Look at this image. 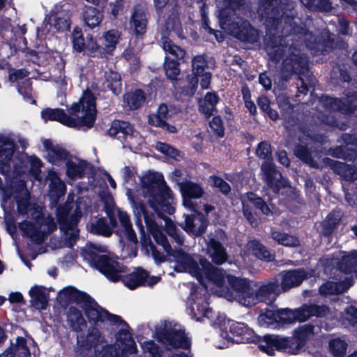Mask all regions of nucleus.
<instances>
[{"label":"nucleus","mask_w":357,"mask_h":357,"mask_svg":"<svg viewBox=\"0 0 357 357\" xmlns=\"http://www.w3.org/2000/svg\"><path fill=\"white\" fill-rule=\"evenodd\" d=\"M261 16L268 31L264 39L266 50L286 45V38H301L311 33L305 24L296 22V13L289 9L287 0H261Z\"/></svg>","instance_id":"nucleus-1"},{"label":"nucleus","mask_w":357,"mask_h":357,"mask_svg":"<svg viewBox=\"0 0 357 357\" xmlns=\"http://www.w3.org/2000/svg\"><path fill=\"white\" fill-rule=\"evenodd\" d=\"M141 185L151 208L166 223V233L179 246L184 244L185 236L167 215L175 212V199L164 176L158 172H149L141 178Z\"/></svg>","instance_id":"nucleus-2"},{"label":"nucleus","mask_w":357,"mask_h":357,"mask_svg":"<svg viewBox=\"0 0 357 357\" xmlns=\"http://www.w3.org/2000/svg\"><path fill=\"white\" fill-rule=\"evenodd\" d=\"M329 311V307L325 305L304 303L294 310L282 308L278 310H266L258 317L261 326L276 328L280 326L304 322L312 317H324Z\"/></svg>","instance_id":"nucleus-3"},{"label":"nucleus","mask_w":357,"mask_h":357,"mask_svg":"<svg viewBox=\"0 0 357 357\" xmlns=\"http://www.w3.org/2000/svg\"><path fill=\"white\" fill-rule=\"evenodd\" d=\"M84 314L89 323L93 326L98 323L108 321L112 325H121L123 326L116 334V343L121 349V354L124 356L137 353V344L130 333V327L128 324L119 315L110 313L102 308L98 303L90 304L84 307Z\"/></svg>","instance_id":"nucleus-4"},{"label":"nucleus","mask_w":357,"mask_h":357,"mask_svg":"<svg viewBox=\"0 0 357 357\" xmlns=\"http://www.w3.org/2000/svg\"><path fill=\"white\" fill-rule=\"evenodd\" d=\"M96 98L93 93L86 89L78 102H73L68 109V114L78 121L75 128L86 127L90 129L93 127L96 120Z\"/></svg>","instance_id":"nucleus-5"},{"label":"nucleus","mask_w":357,"mask_h":357,"mask_svg":"<svg viewBox=\"0 0 357 357\" xmlns=\"http://www.w3.org/2000/svg\"><path fill=\"white\" fill-rule=\"evenodd\" d=\"M36 75H33L31 77L24 79L17 84V91L24 99L31 100V103H35L36 100L32 97V82L31 78L40 79L44 81H52L57 84L61 89H66L67 86L66 76L65 75V68H50L42 72L40 68H34Z\"/></svg>","instance_id":"nucleus-6"},{"label":"nucleus","mask_w":357,"mask_h":357,"mask_svg":"<svg viewBox=\"0 0 357 357\" xmlns=\"http://www.w3.org/2000/svg\"><path fill=\"white\" fill-rule=\"evenodd\" d=\"M88 255L91 265L111 282H119L121 274L126 272V266L112 259L108 255H99L93 250H90Z\"/></svg>","instance_id":"nucleus-7"},{"label":"nucleus","mask_w":357,"mask_h":357,"mask_svg":"<svg viewBox=\"0 0 357 357\" xmlns=\"http://www.w3.org/2000/svg\"><path fill=\"white\" fill-rule=\"evenodd\" d=\"M155 335L158 341L162 343L167 350L189 349L191 346L190 340L187 337L184 330L165 326L158 329Z\"/></svg>","instance_id":"nucleus-8"},{"label":"nucleus","mask_w":357,"mask_h":357,"mask_svg":"<svg viewBox=\"0 0 357 357\" xmlns=\"http://www.w3.org/2000/svg\"><path fill=\"white\" fill-rule=\"evenodd\" d=\"M227 239L226 232L221 228L215 229L214 234L208 236L206 249L212 261L218 265L224 264L227 258L223 242Z\"/></svg>","instance_id":"nucleus-9"},{"label":"nucleus","mask_w":357,"mask_h":357,"mask_svg":"<svg viewBox=\"0 0 357 357\" xmlns=\"http://www.w3.org/2000/svg\"><path fill=\"white\" fill-rule=\"evenodd\" d=\"M259 347L261 351L271 356L275 355V350L291 355L298 354V352L294 351V345L290 337H281L275 335H266Z\"/></svg>","instance_id":"nucleus-10"},{"label":"nucleus","mask_w":357,"mask_h":357,"mask_svg":"<svg viewBox=\"0 0 357 357\" xmlns=\"http://www.w3.org/2000/svg\"><path fill=\"white\" fill-rule=\"evenodd\" d=\"M229 289H231L234 296L239 303L245 306L250 307V302L252 299V287L251 281L247 278L227 275Z\"/></svg>","instance_id":"nucleus-11"},{"label":"nucleus","mask_w":357,"mask_h":357,"mask_svg":"<svg viewBox=\"0 0 357 357\" xmlns=\"http://www.w3.org/2000/svg\"><path fill=\"white\" fill-rule=\"evenodd\" d=\"M281 293L278 276L271 278L262 283L257 289L252 287V300H250V306L255 305L258 303L271 302Z\"/></svg>","instance_id":"nucleus-12"},{"label":"nucleus","mask_w":357,"mask_h":357,"mask_svg":"<svg viewBox=\"0 0 357 357\" xmlns=\"http://www.w3.org/2000/svg\"><path fill=\"white\" fill-rule=\"evenodd\" d=\"M229 33L245 43L254 44L258 40L259 33L247 20L240 19L230 24Z\"/></svg>","instance_id":"nucleus-13"},{"label":"nucleus","mask_w":357,"mask_h":357,"mask_svg":"<svg viewBox=\"0 0 357 357\" xmlns=\"http://www.w3.org/2000/svg\"><path fill=\"white\" fill-rule=\"evenodd\" d=\"M200 275L192 274L197 280H202L205 275L206 278L218 287H222L227 279L226 272L218 267L214 266L206 258L200 257L199 259Z\"/></svg>","instance_id":"nucleus-14"},{"label":"nucleus","mask_w":357,"mask_h":357,"mask_svg":"<svg viewBox=\"0 0 357 357\" xmlns=\"http://www.w3.org/2000/svg\"><path fill=\"white\" fill-rule=\"evenodd\" d=\"M266 185L274 193H278L281 189L288 186V180L278 170L272 161H264L261 166Z\"/></svg>","instance_id":"nucleus-15"},{"label":"nucleus","mask_w":357,"mask_h":357,"mask_svg":"<svg viewBox=\"0 0 357 357\" xmlns=\"http://www.w3.org/2000/svg\"><path fill=\"white\" fill-rule=\"evenodd\" d=\"M278 278L280 291L284 293L300 286L308 278V273L303 268L284 270Z\"/></svg>","instance_id":"nucleus-16"},{"label":"nucleus","mask_w":357,"mask_h":357,"mask_svg":"<svg viewBox=\"0 0 357 357\" xmlns=\"http://www.w3.org/2000/svg\"><path fill=\"white\" fill-rule=\"evenodd\" d=\"M132 205L135 219V225L139 230L140 234V243L143 248L151 247V244H153L150 238V233H146L144 231V228L142 224V218L144 219L145 215H150L149 212L146 208V205L142 200L135 199L133 197L130 199Z\"/></svg>","instance_id":"nucleus-17"},{"label":"nucleus","mask_w":357,"mask_h":357,"mask_svg":"<svg viewBox=\"0 0 357 357\" xmlns=\"http://www.w3.org/2000/svg\"><path fill=\"white\" fill-rule=\"evenodd\" d=\"M185 220L179 226L189 235L201 236L206 233L209 221L202 212L191 215L184 214Z\"/></svg>","instance_id":"nucleus-18"},{"label":"nucleus","mask_w":357,"mask_h":357,"mask_svg":"<svg viewBox=\"0 0 357 357\" xmlns=\"http://www.w3.org/2000/svg\"><path fill=\"white\" fill-rule=\"evenodd\" d=\"M229 334L222 331V336L236 343L252 342L255 340V331L243 322H232L229 325Z\"/></svg>","instance_id":"nucleus-19"},{"label":"nucleus","mask_w":357,"mask_h":357,"mask_svg":"<svg viewBox=\"0 0 357 357\" xmlns=\"http://www.w3.org/2000/svg\"><path fill=\"white\" fill-rule=\"evenodd\" d=\"M149 15L148 8L144 5L137 3L134 6L130 26L136 36H142L146 33Z\"/></svg>","instance_id":"nucleus-20"},{"label":"nucleus","mask_w":357,"mask_h":357,"mask_svg":"<svg viewBox=\"0 0 357 357\" xmlns=\"http://www.w3.org/2000/svg\"><path fill=\"white\" fill-rule=\"evenodd\" d=\"M165 252L168 256L172 257L185 271H188L190 274L200 275L199 262L182 248L173 249L171 247V250H167Z\"/></svg>","instance_id":"nucleus-21"},{"label":"nucleus","mask_w":357,"mask_h":357,"mask_svg":"<svg viewBox=\"0 0 357 357\" xmlns=\"http://www.w3.org/2000/svg\"><path fill=\"white\" fill-rule=\"evenodd\" d=\"M144 222L147 231L152 235L154 241L158 245L163 248L165 252L171 250V245L168 241L166 235L162 231L155 222V213L151 212L150 215H144Z\"/></svg>","instance_id":"nucleus-22"},{"label":"nucleus","mask_w":357,"mask_h":357,"mask_svg":"<svg viewBox=\"0 0 357 357\" xmlns=\"http://www.w3.org/2000/svg\"><path fill=\"white\" fill-rule=\"evenodd\" d=\"M61 296L70 303L79 305L82 310L90 304L97 305V302L87 293L82 291L73 286L63 288L61 291Z\"/></svg>","instance_id":"nucleus-23"},{"label":"nucleus","mask_w":357,"mask_h":357,"mask_svg":"<svg viewBox=\"0 0 357 357\" xmlns=\"http://www.w3.org/2000/svg\"><path fill=\"white\" fill-rule=\"evenodd\" d=\"M41 117L45 121H57L71 128H75L78 121L68 115L61 108H45L41 111Z\"/></svg>","instance_id":"nucleus-24"},{"label":"nucleus","mask_w":357,"mask_h":357,"mask_svg":"<svg viewBox=\"0 0 357 357\" xmlns=\"http://www.w3.org/2000/svg\"><path fill=\"white\" fill-rule=\"evenodd\" d=\"M133 131L134 128L130 122L115 119L107 130V135L123 143L128 136L132 135Z\"/></svg>","instance_id":"nucleus-25"},{"label":"nucleus","mask_w":357,"mask_h":357,"mask_svg":"<svg viewBox=\"0 0 357 357\" xmlns=\"http://www.w3.org/2000/svg\"><path fill=\"white\" fill-rule=\"evenodd\" d=\"M220 97L217 92H207L204 99L198 102V110L204 114L205 119H208L213 115L218 113L217 105L220 102Z\"/></svg>","instance_id":"nucleus-26"},{"label":"nucleus","mask_w":357,"mask_h":357,"mask_svg":"<svg viewBox=\"0 0 357 357\" xmlns=\"http://www.w3.org/2000/svg\"><path fill=\"white\" fill-rule=\"evenodd\" d=\"M149 276V272L142 267H137L135 270L126 275H121V280L123 284L130 290H134L139 287H145L146 279Z\"/></svg>","instance_id":"nucleus-27"},{"label":"nucleus","mask_w":357,"mask_h":357,"mask_svg":"<svg viewBox=\"0 0 357 357\" xmlns=\"http://www.w3.org/2000/svg\"><path fill=\"white\" fill-rule=\"evenodd\" d=\"M314 326L312 324H303L294 331V335L291 337L296 352L300 353L302 348L306 344L309 337L314 333Z\"/></svg>","instance_id":"nucleus-28"},{"label":"nucleus","mask_w":357,"mask_h":357,"mask_svg":"<svg viewBox=\"0 0 357 357\" xmlns=\"http://www.w3.org/2000/svg\"><path fill=\"white\" fill-rule=\"evenodd\" d=\"M290 52L284 58L280 67H309L307 56L301 53L294 43L289 45Z\"/></svg>","instance_id":"nucleus-29"},{"label":"nucleus","mask_w":357,"mask_h":357,"mask_svg":"<svg viewBox=\"0 0 357 357\" xmlns=\"http://www.w3.org/2000/svg\"><path fill=\"white\" fill-rule=\"evenodd\" d=\"M249 250L257 259L265 262H272L275 259V255L264 244L257 239L252 240L248 243Z\"/></svg>","instance_id":"nucleus-30"},{"label":"nucleus","mask_w":357,"mask_h":357,"mask_svg":"<svg viewBox=\"0 0 357 357\" xmlns=\"http://www.w3.org/2000/svg\"><path fill=\"white\" fill-rule=\"evenodd\" d=\"M146 93L141 89H136L126 92L123 96V102L132 111L141 108L146 102Z\"/></svg>","instance_id":"nucleus-31"},{"label":"nucleus","mask_w":357,"mask_h":357,"mask_svg":"<svg viewBox=\"0 0 357 357\" xmlns=\"http://www.w3.org/2000/svg\"><path fill=\"white\" fill-rule=\"evenodd\" d=\"M67 318L70 328L73 331L76 333L82 332L83 328L86 326V321L81 310L75 306H70Z\"/></svg>","instance_id":"nucleus-32"},{"label":"nucleus","mask_w":357,"mask_h":357,"mask_svg":"<svg viewBox=\"0 0 357 357\" xmlns=\"http://www.w3.org/2000/svg\"><path fill=\"white\" fill-rule=\"evenodd\" d=\"M103 18L102 11L96 7L84 6L83 20L84 24L91 29L98 26Z\"/></svg>","instance_id":"nucleus-33"},{"label":"nucleus","mask_w":357,"mask_h":357,"mask_svg":"<svg viewBox=\"0 0 357 357\" xmlns=\"http://www.w3.org/2000/svg\"><path fill=\"white\" fill-rule=\"evenodd\" d=\"M44 289L43 287L35 285L29 290L31 304L39 310H45L48 305V294Z\"/></svg>","instance_id":"nucleus-34"},{"label":"nucleus","mask_w":357,"mask_h":357,"mask_svg":"<svg viewBox=\"0 0 357 357\" xmlns=\"http://www.w3.org/2000/svg\"><path fill=\"white\" fill-rule=\"evenodd\" d=\"M294 109V105L289 103L287 108L282 109L281 112L283 126L289 132L295 131L299 126V119Z\"/></svg>","instance_id":"nucleus-35"},{"label":"nucleus","mask_w":357,"mask_h":357,"mask_svg":"<svg viewBox=\"0 0 357 357\" xmlns=\"http://www.w3.org/2000/svg\"><path fill=\"white\" fill-rule=\"evenodd\" d=\"M180 187L183 198L197 199L201 198L204 194V190L202 185L191 181L181 183Z\"/></svg>","instance_id":"nucleus-36"},{"label":"nucleus","mask_w":357,"mask_h":357,"mask_svg":"<svg viewBox=\"0 0 357 357\" xmlns=\"http://www.w3.org/2000/svg\"><path fill=\"white\" fill-rule=\"evenodd\" d=\"M121 31L116 29L104 32L102 43L104 45V50L107 53L112 54L114 52L121 38Z\"/></svg>","instance_id":"nucleus-37"},{"label":"nucleus","mask_w":357,"mask_h":357,"mask_svg":"<svg viewBox=\"0 0 357 357\" xmlns=\"http://www.w3.org/2000/svg\"><path fill=\"white\" fill-rule=\"evenodd\" d=\"M89 165L85 160H80L79 163L76 164L69 158L66 162V175L70 178H82L84 176L85 169Z\"/></svg>","instance_id":"nucleus-38"},{"label":"nucleus","mask_w":357,"mask_h":357,"mask_svg":"<svg viewBox=\"0 0 357 357\" xmlns=\"http://www.w3.org/2000/svg\"><path fill=\"white\" fill-rule=\"evenodd\" d=\"M333 169L345 181L354 182L357 180V170L354 165L345 162H335Z\"/></svg>","instance_id":"nucleus-39"},{"label":"nucleus","mask_w":357,"mask_h":357,"mask_svg":"<svg viewBox=\"0 0 357 357\" xmlns=\"http://www.w3.org/2000/svg\"><path fill=\"white\" fill-rule=\"evenodd\" d=\"M245 197L247 200L252 204L253 207L256 210H258L262 215L266 216L273 215V213L271 208L261 197H259L255 192H248L245 194Z\"/></svg>","instance_id":"nucleus-40"},{"label":"nucleus","mask_w":357,"mask_h":357,"mask_svg":"<svg viewBox=\"0 0 357 357\" xmlns=\"http://www.w3.org/2000/svg\"><path fill=\"white\" fill-rule=\"evenodd\" d=\"M340 221L341 218L339 215L333 212L329 213L324 220L321 222V234L324 237H331Z\"/></svg>","instance_id":"nucleus-41"},{"label":"nucleus","mask_w":357,"mask_h":357,"mask_svg":"<svg viewBox=\"0 0 357 357\" xmlns=\"http://www.w3.org/2000/svg\"><path fill=\"white\" fill-rule=\"evenodd\" d=\"M82 337L83 340L80 342L88 349L95 348L105 342V337L101 335L100 331L96 327L89 328L86 336H82Z\"/></svg>","instance_id":"nucleus-42"},{"label":"nucleus","mask_w":357,"mask_h":357,"mask_svg":"<svg viewBox=\"0 0 357 357\" xmlns=\"http://www.w3.org/2000/svg\"><path fill=\"white\" fill-rule=\"evenodd\" d=\"M70 157V153L66 149L59 144L55 147L46 156L48 162L54 165H59V163L66 162Z\"/></svg>","instance_id":"nucleus-43"},{"label":"nucleus","mask_w":357,"mask_h":357,"mask_svg":"<svg viewBox=\"0 0 357 357\" xmlns=\"http://www.w3.org/2000/svg\"><path fill=\"white\" fill-rule=\"evenodd\" d=\"M48 197L52 204H56L66 192V184L59 178L52 180L50 183Z\"/></svg>","instance_id":"nucleus-44"},{"label":"nucleus","mask_w":357,"mask_h":357,"mask_svg":"<svg viewBox=\"0 0 357 357\" xmlns=\"http://www.w3.org/2000/svg\"><path fill=\"white\" fill-rule=\"evenodd\" d=\"M307 46L312 50L314 49L316 52L324 55L333 50L334 40L330 37H316L312 45Z\"/></svg>","instance_id":"nucleus-45"},{"label":"nucleus","mask_w":357,"mask_h":357,"mask_svg":"<svg viewBox=\"0 0 357 357\" xmlns=\"http://www.w3.org/2000/svg\"><path fill=\"white\" fill-rule=\"evenodd\" d=\"M271 238L278 244L286 247L294 248L300 245L299 239L296 236L279 231H273Z\"/></svg>","instance_id":"nucleus-46"},{"label":"nucleus","mask_w":357,"mask_h":357,"mask_svg":"<svg viewBox=\"0 0 357 357\" xmlns=\"http://www.w3.org/2000/svg\"><path fill=\"white\" fill-rule=\"evenodd\" d=\"M188 84L181 86V84L178 86L177 89H181V93L185 96L192 97L197 89L199 78L197 73H193L186 76Z\"/></svg>","instance_id":"nucleus-47"},{"label":"nucleus","mask_w":357,"mask_h":357,"mask_svg":"<svg viewBox=\"0 0 357 357\" xmlns=\"http://www.w3.org/2000/svg\"><path fill=\"white\" fill-rule=\"evenodd\" d=\"M89 231L93 234L105 237H109L112 234V231L105 218H100L95 222L91 223Z\"/></svg>","instance_id":"nucleus-48"},{"label":"nucleus","mask_w":357,"mask_h":357,"mask_svg":"<svg viewBox=\"0 0 357 357\" xmlns=\"http://www.w3.org/2000/svg\"><path fill=\"white\" fill-rule=\"evenodd\" d=\"M347 343L340 337L331 339L329 341L328 349L334 357H344L347 349Z\"/></svg>","instance_id":"nucleus-49"},{"label":"nucleus","mask_w":357,"mask_h":357,"mask_svg":"<svg viewBox=\"0 0 357 357\" xmlns=\"http://www.w3.org/2000/svg\"><path fill=\"white\" fill-rule=\"evenodd\" d=\"M301 2L312 11H330L332 3L330 0H300Z\"/></svg>","instance_id":"nucleus-50"},{"label":"nucleus","mask_w":357,"mask_h":357,"mask_svg":"<svg viewBox=\"0 0 357 357\" xmlns=\"http://www.w3.org/2000/svg\"><path fill=\"white\" fill-rule=\"evenodd\" d=\"M8 351L9 353L13 354L17 352L18 357H31V352L27 346L26 340L22 336L17 337L15 345L10 347Z\"/></svg>","instance_id":"nucleus-51"},{"label":"nucleus","mask_w":357,"mask_h":357,"mask_svg":"<svg viewBox=\"0 0 357 357\" xmlns=\"http://www.w3.org/2000/svg\"><path fill=\"white\" fill-rule=\"evenodd\" d=\"M168 53L174 56V58L173 59H170L168 56H165L163 67H166L167 63V67H178L179 66L178 60L183 59L185 54V52L181 47L175 44L173 45L172 48L170 49Z\"/></svg>","instance_id":"nucleus-52"},{"label":"nucleus","mask_w":357,"mask_h":357,"mask_svg":"<svg viewBox=\"0 0 357 357\" xmlns=\"http://www.w3.org/2000/svg\"><path fill=\"white\" fill-rule=\"evenodd\" d=\"M320 100L324 107L330 111L340 112L344 109V103L340 98L322 96Z\"/></svg>","instance_id":"nucleus-53"},{"label":"nucleus","mask_w":357,"mask_h":357,"mask_svg":"<svg viewBox=\"0 0 357 357\" xmlns=\"http://www.w3.org/2000/svg\"><path fill=\"white\" fill-rule=\"evenodd\" d=\"M242 212L243 216L252 227L257 228L259 227L260 223L259 216L257 213L253 211L252 207L244 201H242Z\"/></svg>","instance_id":"nucleus-54"},{"label":"nucleus","mask_w":357,"mask_h":357,"mask_svg":"<svg viewBox=\"0 0 357 357\" xmlns=\"http://www.w3.org/2000/svg\"><path fill=\"white\" fill-rule=\"evenodd\" d=\"M155 149L163 155L174 160H178V158L181 157V151L178 149L165 142H157Z\"/></svg>","instance_id":"nucleus-55"},{"label":"nucleus","mask_w":357,"mask_h":357,"mask_svg":"<svg viewBox=\"0 0 357 357\" xmlns=\"http://www.w3.org/2000/svg\"><path fill=\"white\" fill-rule=\"evenodd\" d=\"M82 216L81 212L75 210V211L69 215L66 221L59 225V229L65 234H68L69 231L73 230L78 225Z\"/></svg>","instance_id":"nucleus-56"},{"label":"nucleus","mask_w":357,"mask_h":357,"mask_svg":"<svg viewBox=\"0 0 357 357\" xmlns=\"http://www.w3.org/2000/svg\"><path fill=\"white\" fill-rule=\"evenodd\" d=\"M206 4V3H204L202 6H201V15H202V27L209 33L213 34L215 37L216 40L218 42H221L223 40L224 37L222 35V33L218 30H215L210 27L209 26V19L207 17L206 13H205V7Z\"/></svg>","instance_id":"nucleus-57"},{"label":"nucleus","mask_w":357,"mask_h":357,"mask_svg":"<svg viewBox=\"0 0 357 357\" xmlns=\"http://www.w3.org/2000/svg\"><path fill=\"white\" fill-rule=\"evenodd\" d=\"M72 43L74 50L77 52H82L85 49V40L82 29L76 26L72 33Z\"/></svg>","instance_id":"nucleus-58"},{"label":"nucleus","mask_w":357,"mask_h":357,"mask_svg":"<svg viewBox=\"0 0 357 357\" xmlns=\"http://www.w3.org/2000/svg\"><path fill=\"white\" fill-rule=\"evenodd\" d=\"M47 55V52H37L31 50L26 53L25 60L27 62H31L33 64L38 66H43L45 67Z\"/></svg>","instance_id":"nucleus-59"},{"label":"nucleus","mask_w":357,"mask_h":357,"mask_svg":"<svg viewBox=\"0 0 357 357\" xmlns=\"http://www.w3.org/2000/svg\"><path fill=\"white\" fill-rule=\"evenodd\" d=\"M121 57L128 62L130 67H139L140 66V56L133 47L126 48Z\"/></svg>","instance_id":"nucleus-60"},{"label":"nucleus","mask_w":357,"mask_h":357,"mask_svg":"<svg viewBox=\"0 0 357 357\" xmlns=\"http://www.w3.org/2000/svg\"><path fill=\"white\" fill-rule=\"evenodd\" d=\"M213 116L209 121V127L217 137L222 138L225 136V130L223 120L220 115Z\"/></svg>","instance_id":"nucleus-61"},{"label":"nucleus","mask_w":357,"mask_h":357,"mask_svg":"<svg viewBox=\"0 0 357 357\" xmlns=\"http://www.w3.org/2000/svg\"><path fill=\"white\" fill-rule=\"evenodd\" d=\"M294 153L298 158L306 164H312L314 162L312 153L305 145H296Z\"/></svg>","instance_id":"nucleus-62"},{"label":"nucleus","mask_w":357,"mask_h":357,"mask_svg":"<svg viewBox=\"0 0 357 357\" xmlns=\"http://www.w3.org/2000/svg\"><path fill=\"white\" fill-rule=\"evenodd\" d=\"M169 110L166 104H160L158 108L157 113L151 114L149 116V123L151 126L158 124V120L166 121L168 117Z\"/></svg>","instance_id":"nucleus-63"},{"label":"nucleus","mask_w":357,"mask_h":357,"mask_svg":"<svg viewBox=\"0 0 357 357\" xmlns=\"http://www.w3.org/2000/svg\"><path fill=\"white\" fill-rule=\"evenodd\" d=\"M257 155L261 159L272 160V149L271 145L268 141H262L259 142L256 149Z\"/></svg>","instance_id":"nucleus-64"}]
</instances>
